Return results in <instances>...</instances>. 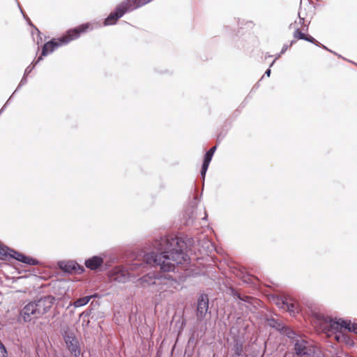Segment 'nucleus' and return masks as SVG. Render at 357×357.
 <instances>
[{
    "instance_id": "f257e3e1",
    "label": "nucleus",
    "mask_w": 357,
    "mask_h": 357,
    "mask_svg": "<svg viewBox=\"0 0 357 357\" xmlns=\"http://www.w3.org/2000/svg\"><path fill=\"white\" fill-rule=\"evenodd\" d=\"M183 246L184 243L177 237L161 238L158 248L161 253H147L144 256V261L146 264L160 266L164 272L172 271L176 265L187 260L188 255L183 250Z\"/></svg>"
},
{
    "instance_id": "f03ea898",
    "label": "nucleus",
    "mask_w": 357,
    "mask_h": 357,
    "mask_svg": "<svg viewBox=\"0 0 357 357\" xmlns=\"http://www.w3.org/2000/svg\"><path fill=\"white\" fill-rule=\"evenodd\" d=\"M91 29L92 25L90 23L82 24L75 28L69 29L60 38L53 39L46 43L43 47L41 56L38 57L36 63L42 59V56H47L50 53H52L59 46L66 45L72 40L79 38L82 34Z\"/></svg>"
},
{
    "instance_id": "7ed1b4c3",
    "label": "nucleus",
    "mask_w": 357,
    "mask_h": 357,
    "mask_svg": "<svg viewBox=\"0 0 357 357\" xmlns=\"http://www.w3.org/2000/svg\"><path fill=\"white\" fill-rule=\"evenodd\" d=\"M321 328L326 333H334L335 338L338 342L349 343L350 340L344 335L345 331L354 332L357 334V324L350 321L341 319L324 318L320 320Z\"/></svg>"
},
{
    "instance_id": "20e7f679",
    "label": "nucleus",
    "mask_w": 357,
    "mask_h": 357,
    "mask_svg": "<svg viewBox=\"0 0 357 357\" xmlns=\"http://www.w3.org/2000/svg\"><path fill=\"white\" fill-rule=\"evenodd\" d=\"M144 264L134 263L129 268L121 266L114 268L109 271V277L110 280L118 282H126L130 277H135L141 273L139 269L144 268Z\"/></svg>"
},
{
    "instance_id": "39448f33",
    "label": "nucleus",
    "mask_w": 357,
    "mask_h": 357,
    "mask_svg": "<svg viewBox=\"0 0 357 357\" xmlns=\"http://www.w3.org/2000/svg\"><path fill=\"white\" fill-rule=\"evenodd\" d=\"M294 350L296 354L301 357L314 356V347L302 338L296 340Z\"/></svg>"
},
{
    "instance_id": "423d86ee",
    "label": "nucleus",
    "mask_w": 357,
    "mask_h": 357,
    "mask_svg": "<svg viewBox=\"0 0 357 357\" xmlns=\"http://www.w3.org/2000/svg\"><path fill=\"white\" fill-rule=\"evenodd\" d=\"M290 27H292L294 29L293 33L294 40H291L290 46L298 40H304L317 45H319V42L307 33V29L304 27L299 28L296 23L291 24Z\"/></svg>"
},
{
    "instance_id": "0eeeda50",
    "label": "nucleus",
    "mask_w": 357,
    "mask_h": 357,
    "mask_svg": "<svg viewBox=\"0 0 357 357\" xmlns=\"http://www.w3.org/2000/svg\"><path fill=\"white\" fill-rule=\"evenodd\" d=\"M20 316L25 322L41 317L34 301L29 303L23 307Z\"/></svg>"
},
{
    "instance_id": "6e6552de",
    "label": "nucleus",
    "mask_w": 357,
    "mask_h": 357,
    "mask_svg": "<svg viewBox=\"0 0 357 357\" xmlns=\"http://www.w3.org/2000/svg\"><path fill=\"white\" fill-rule=\"evenodd\" d=\"M20 316L25 322L41 317L34 301L29 303L23 307Z\"/></svg>"
},
{
    "instance_id": "1a4fd4ad",
    "label": "nucleus",
    "mask_w": 357,
    "mask_h": 357,
    "mask_svg": "<svg viewBox=\"0 0 357 357\" xmlns=\"http://www.w3.org/2000/svg\"><path fill=\"white\" fill-rule=\"evenodd\" d=\"M130 11L124 1L119 4L114 11L112 12L105 20L104 24L112 25L116 24L118 20L126 12Z\"/></svg>"
},
{
    "instance_id": "9d476101",
    "label": "nucleus",
    "mask_w": 357,
    "mask_h": 357,
    "mask_svg": "<svg viewBox=\"0 0 357 357\" xmlns=\"http://www.w3.org/2000/svg\"><path fill=\"white\" fill-rule=\"evenodd\" d=\"M54 301L55 298L52 296H46L34 301L40 317L46 314L52 308Z\"/></svg>"
},
{
    "instance_id": "9b49d317",
    "label": "nucleus",
    "mask_w": 357,
    "mask_h": 357,
    "mask_svg": "<svg viewBox=\"0 0 357 357\" xmlns=\"http://www.w3.org/2000/svg\"><path fill=\"white\" fill-rule=\"evenodd\" d=\"M8 256L29 265H37L38 264V261L36 259L26 256L22 253L9 248H8Z\"/></svg>"
},
{
    "instance_id": "f8f14e48",
    "label": "nucleus",
    "mask_w": 357,
    "mask_h": 357,
    "mask_svg": "<svg viewBox=\"0 0 357 357\" xmlns=\"http://www.w3.org/2000/svg\"><path fill=\"white\" fill-rule=\"evenodd\" d=\"M65 342L71 354L77 357L80 355V348L77 339L74 336L67 335Z\"/></svg>"
},
{
    "instance_id": "ddd939ff",
    "label": "nucleus",
    "mask_w": 357,
    "mask_h": 357,
    "mask_svg": "<svg viewBox=\"0 0 357 357\" xmlns=\"http://www.w3.org/2000/svg\"><path fill=\"white\" fill-rule=\"evenodd\" d=\"M208 308V299L206 295H202L198 300L197 315L199 319L205 317Z\"/></svg>"
},
{
    "instance_id": "4468645a",
    "label": "nucleus",
    "mask_w": 357,
    "mask_h": 357,
    "mask_svg": "<svg viewBox=\"0 0 357 357\" xmlns=\"http://www.w3.org/2000/svg\"><path fill=\"white\" fill-rule=\"evenodd\" d=\"M277 305L279 307L287 310L292 315H294L299 311L298 304L296 302H289L287 299L278 301Z\"/></svg>"
},
{
    "instance_id": "2eb2a0df",
    "label": "nucleus",
    "mask_w": 357,
    "mask_h": 357,
    "mask_svg": "<svg viewBox=\"0 0 357 357\" xmlns=\"http://www.w3.org/2000/svg\"><path fill=\"white\" fill-rule=\"evenodd\" d=\"M162 280V278H155V276L151 275L149 273L144 275L142 278L139 280V284L143 286L146 287V285H154V284H159Z\"/></svg>"
},
{
    "instance_id": "dca6fc26",
    "label": "nucleus",
    "mask_w": 357,
    "mask_h": 357,
    "mask_svg": "<svg viewBox=\"0 0 357 357\" xmlns=\"http://www.w3.org/2000/svg\"><path fill=\"white\" fill-rule=\"evenodd\" d=\"M151 1L152 0H126L124 1V3L127 6L130 11H132L133 10H135L139 7L146 5Z\"/></svg>"
},
{
    "instance_id": "f3484780",
    "label": "nucleus",
    "mask_w": 357,
    "mask_h": 357,
    "mask_svg": "<svg viewBox=\"0 0 357 357\" xmlns=\"http://www.w3.org/2000/svg\"><path fill=\"white\" fill-rule=\"evenodd\" d=\"M103 263V259L100 257L94 256L85 261L87 268L91 270H96Z\"/></svg>"
},
{
    "instance_id": "a211bd4d",
    "label": "nucleus",
    "mask_w": 357,
    "mask_h": 357,
    "mask_svg": "<svg viewBox=\"0 0 357 357\" xmlns=\"http://www.w3.org/2000/svg\"><path fill=\"white\" fill-rule=\"evenodd\" d=\"M213 155V154L209 153L208 151H207L206 153L205 154L202 170H201V174L204 179L205 175H206V172L209 166V164L211 161Z\"/></svg>"
},
{
    "instance_id": "6ab92c4d",
    "label": "nucleus",
    "mask_w": 357,
    "mask_h": 357,
    "mask_svg": "<svg viewBox=\"0 0 357 357\" xmlns=\"http://www.w3.org/2000/svg\"><path fill=\"white\" fill-rule=\"evenodd\" d=\"M213 155V154L209 153L208 151H207L206 153L205 154L202 170H201V174L204 179L205 175H206V172L209 166V164L211 161Z\"/></svg>"
},
{
    "instance_id": "aec40b11",
    "label": "nucleus",
    "mask_w": 357,
    "mask_h": 357,
    "mask_svg": "<svg viewBox=\"0 0 357 357\" xmlns=\"http://www.w3.org/2000/svg\"><path fill=\"white\" fill-rule=\"evenodd\" d=\"M64 271L67 272H75V273H82L84 271L83 267L79 266L77 264L74 262H68L65 264L63 267Z\"/></svg>"
},
{
    "instance_id": "412c9836",
    "label": "nucleus",
    "mask_w": 357,
    "mask_h": 357,
    "mask_svg": "<svg viewBox=\"0 0 357 357\" xmlns=\"http://www.w3.org/2000/svg\"><path fill=\"white\" fill-rule=\"evenodd\" d=\"M95 296H96V295H93V296H84L82 298H79L74 302L73 305L75 307H79L84 306L89 302L91 298H92Z\"/></svg>"
},
{
    "instance_id": "4be33fe9",
    "label": "nucleus",
    "mask_w": 357,
    "mask_h": 357,
    "mask_svg": "<svg viewBox=\"0 0 357 357\" xmlns=\"http://www.w3.org/2000/svg\"><path fill=\"white\" fill-rule=\"evenodd\" d=\"M8 257V248L0 244V258L6 259Z\"/></svg>"
},
{
    "instance_id": "5701e85b",
    "label": "nucleus",
    "mask_w": 357,
    "mask_h": 357,
    "mask_svg": "<svg viewBox=\"0 0 357 357\" xmlns=\"http://www.w3.org/2000/svg\"><path fill=\"white\" fill-rule=\"evenodd\" d=\"M235 354L237 356H241L243 352V345L242 344H236L234 346Z\"/></svg>"
},
{
    "instance_id": "b1692460",
    "label": "nucleus",
    "mask_w": 357,
    "mask_h": 357,
    "mask_svg": "<svg viewBox=\"0 0 357 357\" xmlns=\"http://www.w3.org/2000/svg\"><path fill=\"white\" fill-rule=\"evenodd\" d=\"M0 357H8L6 349L2 342H0Z\"/></svg>"
},
{
    "instance_id": "393cba45",
    "label": "nucleus",
    "mask_w": 357,
    "mask_h": 357,
    "mask_svg": "<svg viewBox=\"0 0 357 357\" xmlns=\"http://www.w3.org/2000/svg\"><path fill=\"white\" fill-rule=\"evenodd\" d=\"M284 333H286V335H287L288 337L289 338H294V332L292 331L290 328H284Z\"/></svg>"
},
{
    "instance_id": "a878e982",
    "label": "nucleus",
    "mask_w": 357,
    "mask_h": 357,
    "mask_svg": "<svg viewBox=\"0 0 357 357\" xmlns=\"http://www.w3.org/2000/svg\"><path fill=\"white\" fill-rule=\"evenodd\" d=\"M216 150V146H213L212 148H211L209 149V151H208L209 153H212V154H214L215 151Z\"/></svg>"
},
{
    "instance_id": "bb28decb",
    "label": "nucleus",
    "mask_w": 357,
    "mask_h": 357,
    "mask_svg": "<svg viewBox=\"0 0 357 357\" xmlns=\"http://www.w3.org/2000/svg\"><path fill=\"white\" fill-rule=\"evenodd\" d=\"M287 50V47H283L282 50V53L284 52Z\"/></svg>"
},
{
    "instance_id": "cd10ccee",
    "label": "nucleus",
    "mask_w": 357,
    "mask_h": 357,
    "mask_svg": "<svg viewBox=\"0 0 357 357\" xmlns=\"http://www.w3.org/2000/svg\"><path fill=\"white\" fill-rule=\"evenodd\" d=\"M270 73H271L270 70H268L266 72V73H267L268 75H270Z\"/></svg>"
}]
</instances>
